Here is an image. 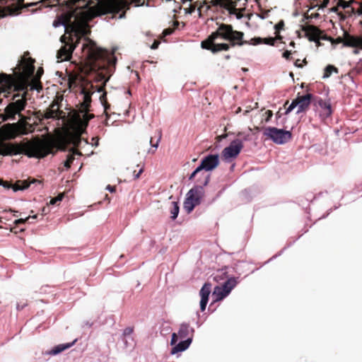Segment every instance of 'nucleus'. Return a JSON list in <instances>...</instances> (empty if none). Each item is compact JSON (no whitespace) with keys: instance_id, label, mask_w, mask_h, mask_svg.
Returning <instances> with one entry per match:
<instances>
[{"instance_id":"obj_1","label":"nucleus","mask_w":362,"mask_h":362,"mask_svg":"<svg viewBox=\"0 0 362 362\" xmlns=\"http://www.w3.org/2000/svg\"><path fill=\"white\" fill-rule=\"evenodd\" d=\"M83 41L81 47V62H83L90 71L95 72V81L101 83L102 85L96 90L98 92H103L100 100L106 112L110 105L107 101L105 86L115 69L117 62L115 50L110 53L106 49L98 47L95 42L88 37H84Z\"/></svg>"},{"instance_id":"obj_2","label":"nucleus","mask_w":362,"mask_h":362,"mask_svg":"<svg viewBox=\"0 0 362 362\" xmlns=\"http://www.w3.org/2000/svg\"><path fill=\"white\" fill-rule=\"evenodd\" d=\"M243 37V32L234 30L231 25L221 23L214 32L201 42V47L215 54L228 51L231 47L247 44V40H244Z\"/></svg>"},{"instance_id":"obj_3","label":"nucleus","mask_w":362,"mask_h":362,"mask_svg":"<svg viewBox=\"0 0 362 362\" xmlns=\"http://www.w3.org/2000/svg\"><path fill=\"white\" fill-rule=\"evenodd\" d=\"M32 185L37 187L42 186V182L33 177H27L25 179H11L9 180L0 178V186L6 190H12L13 193L18 192H25Z\"/></svg>"},{"instance_id":"obj_4","label":"nucleus","mask_w":362,"mask_h":362,"mask_svg":"<svg viewBox=\"0 0 362 362\" xmlns=\"http://www.w3.org/2000/svg\"><path fill=\"white\" fill-rule=\"evenodd\" d=\"M85 34L84 31L76 30L74 36L66 37L65 35L61 37V41L64 43L57 52V58L61 61L69 60L71 57L72 52L77 45L80 42L81 35Z\"/></svg>"},{"instance_id":"obj_5","label":"nucleus","mask_w":362,"mask_h":362,"mask_svg":"<svg viewBox=\"0 0 362 362\" xmlns=\"http://www.w3.org/2000/svg\"><path fill=\"white\" fill-rule=\"evenodd\" d=\"M161 137L162 133L158 131L154 136L146 137L138 141V153H142L144 156L153 155L158 148Z\"/></svg>"},{"instance_id":"obj_6","label":"nucleus","mask_w":362,"mask_h":362,"mask_svg":"<svg viewBox=\"0 0 362 362\" xmlns=\"http://www.w3.org/2000/svg\"><path fill=\"white\" fill-rule=\"evenodd\" d=\"M36 115L40 120L42 119H62L65 122V128L63 132L68 128V115L66 116L65 112L60 110V104L57 100H54L44 112L38 111L36 112Z\"/></svg>"},{"instance_id":"obj_7","label":"nucleus","mask_w":362,"mask_h":362,"mask_svg":"<svg viewBox=\"0 0 362 362\" xmlns=\"http://www.w3.org/2000/svg\"><path fill=\"white\" fill-rule=\"evenodd\" d=\"M263 134L277 144H286L292 138V134L290 131L271 127L265 128Z\"/></svg>"},{"instance_id":"obj_8","label":"nucleus","mask_w":362,"mask_h":362,"mask_svg":"<svg viewBox=\"0 0 362 362\" xmlns=\"http://www.w3.org/2000/svg\"><path fill=\"white\" fill-rule=\"evenodd\" d=\"M192 343V337H188L185 339L178 341L177 335L173 332L170 337V345L171 346L170 354L179 358L181 354L189 349Z\"/></svg>"},{"instance_id":"obj_9","label":"nucleus","mask_w":362,"mask_h":362,"mask_svg":"<svg viewBox=\"0 0 362 362\" xmlns=\"http://www.w3.org/2000/svg\"><path fill=\"white\" fill-rule=\"evenodd\" d=\"M202 175H204V180L201 183V185H196L191 188L185 196V198L195 201L199 205L202 203L204 195V187L208 185L211 176L209 173H207V175L202 173Z\"/></svg>"},{"instance_id":"obj_10","label":"nucleus","mask_w":362,"mask_h":362,"mask_svg":"<svg viewBox=\"0 0 362 362\" xmlns=\"http://www.w3.org/2000/svg\"><path fill=\"white\" fill-rule=\"evenodd\" d=\"M220 161L221 160H201L200 164L192 172L188 180L190 181L193 180L198 174H199L200 177L204 179V175H202V171L211 172L219 165ZM204 173L207 175L206 173Z\"/></svg>"},{"instance_id":"obj_11","label":"nucleus","mask_w":362,"mask_h":362,"mask_svg":"<svg viewBox=\"0 0 362 362\" xmlns=\"http://www.w3.org/2000/svg\"><path fill=\"white\" fill-rule=\"evenodd\" d=\"M312 94L308 93L305 95L298 96L293 100L290 105L286 110V114L291 112L295 107H298L297 114L305 112L310 107L311 103Z\"/></svg>"},{"instance_id":"obj_12","label":"nucleus","mask_w":362,"mask_h":362,"mask_svg":"<svg viewBox=\"0 0 362 362\" xmlns=\"http://www.w3.org/2000/svg\"><path fill=\"white\" fill-rule=\"evenodd\" d=\"M243 148L242 140L236 139L230 142V145L226 147L222 151V156L223 158H235L241 151Z\"/></svg>"},{"instance_id":"obj_13","label":"nucleus","mask_w":362,"mask_h":362,"mask_svg":"<svg viewBox=\"0 0 362 362\" xmlns=\"http://www.w3.org/2000/svg\"><path fill=\"white\" fill-rule=\"evenodd\" d=\"M34 62L33 59L28 58L24 59L22 64L18 65L16 69H18L19 77L23 78L31 77L35 71Z\"/></svg>"},{"instance_id":"obj_14","label":"nucleus","mask_w":362,"mask_h":362,"mask_svg":"<svg viewBox=\"0 0 362 362\" xmlns=\"http://www.w3.org/2000/svg\"><path fill=\"white\" fill-rule=\"evenodd\" d=\"M98 11L101 14L118 13L120 11V7L113 0H105L98 3L97 6Z\"/></svg>"},{"instance_id":"obj_15","label":"nucleus","mask_w":362,"mask_h":362,"mask_svg":"<svg viewBox=\"0 0 362 362\" xmlns=\"http://www.w3.org/2000/svg\"><path fill=\"white\" fill-rule=\"evenodd\" d=\"M230 295L221 285L215 286L214 288V291H212V301L209 305L208 308V311L211 313L214 312V309L211 310V308L212 305L217 302H220L226 298H227Z\"/></svg>"},{"instance_id":"obj_16","label":"nucleus","mask_w":362,"mask_h":362,"mask_svg":"<svg viewBox=\"0 0 362 362\" xmlns=\"http://www.w3.org/2000/svg\"><path fill=\"white\" fill-rule=\"evenodd\" d=\"M304 31L310 41L315 42L317 46L320 45V34H322V30L315 25H310L305 27Z\"/></svg>"},{"instance_id":"obj_17","label":"nucleus","mask_w":362,"mask_h":362,"mask_svg":"<svg viewBox=\"0 0 362 362\" xmlns=\"http://www.w3.org/2000/svg\"><path fill=\"white\" fill-rule=\"evenodd\" d=\"M78 341V339H74L72 341L59 344L57 345L54 346L52 347L49 350H47L45 352L46 355L49 356H57L62 353L63 351L71 348L73 346H74Z\"/></svg>"},{"instance_id":"obj_18","label":"nucleus","mask_w":362,"mask_h":362,"mask_svg":"<svg viewBox=\"0 0 362 362\" xmlns=\"http://www.w3.org/2000/svg\"><path fill=\"white\" fill-rule=\"evenodd\" d=\"M222 275L226 278V280L223 281L221 285L228 293L230 294L232 291L238 284L239 276L235 277L234 276L229 275L228 271H222Z\"/></svg>"},{"instance_id":"obj_19","label":"nucleus","mask_w":362,"mask_h":362,"mask_svg":"<svg viewBox=\"0 0 362 362\" xmlns=\"http://www.w3.org/2000/svg\"><path fill=\"white\" fill-rule=\"evenodd\" d=\"M324 194H328V191L325 190L324 192H320L319 193L316 194L313 196L312 199H310L311 197V194H307V197L305 199H300L298 202H296L298 205L301 206L305 209V212L308 214L310 212V202H313L314 200L321 197L323 196ZM289 202H293L296 203L294 201H289Z\"/></svg>"},{"instance_id":"obj_20","label":"nucleus","mask_w":362,"mask_h":362,"mask_svg":"<svg viewBox=\"0 0 362 362\" xmlns=\"http://www.w3.org/2000/svg\"><path fill=\"white\" fill-rule=\"evenodd\" d=\"M344 46L349 47H356L362 49V36L358 37L350 35L345 31Z\"/></svg>"},{"instance_id":"obj_21","label":"nucleus","mask_w":362,"mask_h":362,"mask_svg":"<svg viewBox=\"0 0 362 362\" xmlns=\"http://www.w3.org/2000/svg\"><path fill=\"white\" fill-rule=\"evenodd\" d=\"M320 107V115L322 119H325L330 117L332 113V109L331 103L329 100H319L317 102Z\"/></svg>"},{"instance_id":"obj_22","label":"nucleus","mask_w":362,"mask_h":362,"mask_svg":"<svg viewBox=\"0 0 362 362\" xmlns=\"http://www.w3.org/2000/svg\"><path fill=\"white\" fill-rule=\"evenodd\" d=\"M276 38H274L272 37H265L262 38L260 37H255L252 38L250 40L247 41V45H257L262 43L274 46L275 45Z\"/></svg>"},{"instance_id":"obj_23","label":"nucleus","mask_w":362,"mask_h":362,"mask_svg":"<svg viewBox=\"0 0 362 362\" xmlns=\"http://www.w3.org/2000/svg\"><path fill=\"white\" fill-rule=\"evenodd\" d=\"M212 284L209 281H206L202 285L201 289L199 290V296L200 300H209V297L211 291Z\"/></svg>"},{"instance_id":"obj_24","label":"nucleus","mask_w":362,"mask_h":362,"mask_svg":"<svg viewBox=\"0 0 362 362\" xmlns=\"http://www.w3.org/2000/svg\"><path fill=\"white\" fill-rule=\"evenodd\" d=\"M92 3L91 1L86 3V0H66V4L70 8H74V6L83 8H88Z\"/></svg>"},{"instance_id":"obj_25","label":"nucleus","mask_w":362,"mask_h":362,"mask_svg":"<svg viewBox=\"0 0 362 362\" xmlns=\"http://www.w3.org/2000/svg\"><path fill=\"white\" fill-rule=\"evenodd\" d=\"M177 338L186 339L189 334V324L187 322H182L180 324L177 333Z\"/></svg>"},{"instance_id":"obj_26","label":"nucleus","mask_w":362,"mask_h":362,"mask_svg":"<svg viewBox=\"0 0 362 362\" xmlns=\"http://www.w3.org/2000/svg\"><path fill=\"white\" fill-rule=\"evenodd\" d=\"M180 202L178 200L171 202V207L170 208L169 211L170 214V218L172 221H175L177 218L180 213Z\"/></svg>"},{"instance_id":"obj_27","label":"nucleus","mask_w":362,"mask_h":362,"mask_svg":"<svg viewBox=\"0 0 362 362\" xmlns=\"http://www.w3.org/2000/svg\"><path fill=\"white\" fill-rule=\"evenodd\" d=\"M302 236V234L298 235L296 239H294L293 241L288 242L286 244V245L276 254L273 255L270 259H269L267 262L264 263V264H266L269 263V262L274 260V259L277 258L278 257L281 256L286 250L291 247L300 237Z\"/></svg>"},{"instance_id":"obj_28","label":"nucleus","mask_w":362,"mask_h":362,"mask_svg":"<svg viewBox=\"0 0 362 362\" xmlns=\"http://www.w3.org/2000/svg\"><path fill=\"white\" fill-rule=\"evenodd\" d=\"M15 0H0V5L6 4L8 1H14ZM18 3V6H16V8L18 11H21L24 8H28L30 6H35L38 4V2L30 3V4H23L24 0H16Z\"/></svg>"},{"instance_id":"obj_29","label":"nucleus","mask_w":362,"mask_h":362,"mask_svg":"<svg viewBox=\"0 0 362 362\" xmlns=\"http://www.w3.org/2000/svg\"><path fill=\"white\" fill-rule=\"evenodd\" d=\"M199 206L195 201L185 198L183 209L187 214H191L196 206Z\"/></svg>"},{"instance_id":"obj_30","label":"nucleus","mask_w":362,"mask_h":362,"mask_svg":"<svg viewBox=\"0 0 362 362\" xmlns=\"http://www.w3.org/2000/svg\"><path fill=\"white\" fill-rule=\"evenodd\" d=\"M245 262L243 260H238L236 263H235L233 265L231 266H225L221 269V271H228V269L230 270L231 272H234L238 274L239 276L241 275L242 271L240 269V265L243 263H245Z\"/></svg>"},{"instance_id":"obj_31","label":"nucleus","mask_w":362,"mask_h":362,"mask_svg":"<svg viewBox=\"0 0 362 362\" xmlns=\"http://www.w3.org/2000/svg\"><path fill=\"white\" fill-rule=\"evenodd\" d=\"M136 166L139 168L137 173L136 172L135 170H132V169L130 168H127V170H131L132 172L134 180L139 179L141 175L144 171V163H138V164H136Z\"/></svg>"},{"instance_id":"obj_32","label":"nucleus","mask_w":362,"mask_h":362,"mask_svg":"<svg viewBox=\"0 0 362 362\" xmlns=\"http://www.w3.org/2000/svg\"><path fill=\"white\" fill-rule=\"evenodd\" d=\"M333 72H335L336 74H338L339 70L338 69L334 66V65L329 64L327 65L324 71L323 78H329Z\"/></svg>"},{"instance_id":"obj_33","label":"nucleus","mask_w":362,"mask_h":362,"mask_svg":"<svg viewBox=\"0 0 362 362\" xmlns=\"http://www.w3.org/2000/svg\"><path fill=\"white\" fill-rule=\"evenodd\" d=\"M262 191V187L258 185H253L250 187L245 188V193L251 192L253 197H255Z\"/></svg>"},{"instance_id":"obj_34","label":"nucleus","mask_w":362,"mask_h":362,"mask_svg":"<svg viewBox=\"0 0 362 362\" xmlns=\"http://www.w3.org/2000/svg\"><path fill=\"white\" fill-rule=\"evenodd\" d=\"M50 200L47 203V205L49 206H57L60 203L64 198V195L62 193L59 194L56 197H49Z\"/></svg>"},{"instance_id":"obj_35","label":"nucleus","mask_w":362,"mask_h":362,"mask_svg":"<svg viewBox=\"0 0 362 362\" xmlns=\"http://www.w3.org/2000/svg\"><path fill=\"white\" fill-rule=\"evenodd\" d=\"M9 83V76L4 74H0V87L6 86Z\"/></svg>"},{"instance_id":"obj_36","label":"nucleus","mask_w":362,"mask_h":362,"mask_svg":"<svg viewBox=\"0 0 362 362\" xmlns=\"http://www.w3.org/2000/svg\"><path fill=\"white\" fill-rule=\"evenodd\" d=\"M241 195L243 196V199L246 202H250L254 197L251 192L245 193V189L241 191L240 192Z\"/></svg>"},{"instance_id":"obj_37","label":"nucleus","mask_w":362,"mask_h":362,"mask_svg":"<svg viewBox=\"0 0 362 362\" xmlns=\"http://www.w3.org/2000/svg\"><path fill=\"white\" fill-rule=\"evenodd\" d=\"M173 24H174V26H175L174 28H169L165 29L163 31V33H162L163 34V37H165V36L171 35L174 32L175 28L179 25V22L178 21H175Z\"/></svg>"},{"instance_id":"obj_38","label":"nucleus","mask_w":362,"mask_h":362,"mask_svg":"<svg viewBox=\"0 0 362 362\" xmlns=\"http://www.w3.org/2000/svg\"><path fill=\"white\" fill-rule=\"evenodd\" d=\"M284 22L283 20H281L277 24L275 25L274 29L275 32L279 33L281 30L284 28Z\"/></svg>"},{"instance_id":"obj_39","label":"nucleus","mask_w":362,"mask_h":362,"mask_svg":"<svg viewBox=\"0 0 362 362\" xmlns=\"http://www.w3.org/2000/svg\"><path fill=\"white\" fill-rule=\"evenodd\" d=\"M344 40H345V31L344 32V37H338L336 39H334L333 38V40L331 41L332 44H339V43H343V45H344Z\"/></svg>"},{"instance_id":"obj_40","label":"nucleus","mask_w":362,"mask_h":362,"mask_svg":"<svg viewBox=\"0 0 362 362\" xmlns=\"http://www.w3.org/2000/svg\"><path fill=\"white\" fill-rule=\"evenodd\" d=\"M351 1L339 0V6L344 8H349L351 5Z\"/></svg>"},{"instance_id":"obj_41","label":"nucleus","mask_w":362,"mask_h":362,"mask_svg":"<svg viewBox=\"0 0 362 362\" xmlns=\"http://www.w3.org/2000/svg\"><path fill=\"white\" fill-rule=\"evenodd\" d=\"M208 303H209L208 300H200L199 308H200L201 312H204L206 310Z\"/></svg>"},{"instance_id":"obj_42","label":"nucleus","mask_w":362,"mask_h":362,"mask_svg":"<svg viewBox=\"0 0 362 362\" xmlns=\"http://www.w3.org/2000/svg\"><path fill=\"white\" fill-rule=\"evenodd\" d=\"M226 187H224L223 188H222L221 190H219L217 194H216V196L212 199V200L210 202V203H213L217 199H218L221 195L223 193V192L226 190Z\"/></svg>"},{"instance_id":"obj_43","label":"nucleus","mask_w":362,"mask_h":362,"mask_svg":"<svg viewBox=\"0 0 362 362\" xmlns=\"http://www.w3.org/2000/svg\"><path fill=\"white\" fill-rule=\"evenodd\" d=\"M134 329L132 327H126L122 332V334L124 336H128L133 333Z\"/></svg>"},{"instance_id":"obj_44","label":"nucleus","mask_w":362,"mask_h":362,"mask_svg":"<svg viewBox=\"0 0 362 362\" xmlns=\"http://www.w3.org/2000/svg\"><path fill=\"white\" fill-rule=\"evenodd\" d=\"M64 162V167L66 168V170H68L71 167V162L74 161V160H68V159H66V160H63Z\"/></svg>"},{"instance_id":"obj_45","label":"nucleus","mask_w":362,"mask_h":362,"mask_svg":"<svg viewBox=\"0 0 362 362\" xmlns=\"http://www.w3.org/2000/svg\"><path fill=\"white\" fill-rule=\"evenodd\" d=\"M264 115H265V122H268L270 120V119L272 118V117L273 116V112L272 110H267L264 113Z\"/></svg>"},{"instance_id":"obj_46","label":"nucleus","mask_w":362,"mask_h":362,"mask_svg":"<svg viewBox=\"0 0 362 362\" xmlns=\"http://www.w3.org/2000/svg\"><path fill=\"white\" fill-rule=\"evenodd\" d=\"M42 74H43V69L42 67H40L37 71L35 80L39 81Z\"/></svg>"},{"instance_id":"obj_47","label":"nucleus","mask_w":362,"mask_h":362,"mask_svg":"<svg viewBox=\"0 0 362 362\" xmlns=\"http://www.w3.org/2000/svg\"><path fill=\"white\" fill-rule=\"evenodd\" d=\"M320 40H327V41H332L333 38L330 36H327L326 34L324 33L322 31V34H320Z\"/></svg>"},{"instance_id":"obj_48","label":"nucleus","mask_w":362,"mask_h":362,"mask_svg":"<svg viewBox=\"0 0 362 362\" xmlns=\"http://www.w3.org/2000/svg\"><path fill=\"white\" fill-rule=\"evenodd\" d=\"M26 223V219L25 218H18V219H16L13 222V223L16 225V226H18L19 224H24Z\"/></svg>"},{"instance_id":"obj_49","label":"nucleus","mask_w":362,"mask_h":362,"mask_svg":"<svg viewBox=\"0 0 362 362\" xmlns=\"http://www.w3.org/2000/svg\"><path fill=\"white\" fill-rule=\"evenodd\" d=\"M291 51L286 50V51L283 53L282 56H283V57H284V58H285L286 59H287V60H290V59H291Z\"/></svg>"},{"instance_id":"obj_50","label":"nucleus","mask_w":362,"mask_h":362,"mask_svg":"<svg viewBox=\"0 0 362 362\" xmlns=\"http://www.w3.org/2000/svg\"><path fill=\"white\" fill-rule=\"evenodd\" d=\"M27 306L26 303H17L16 304V310L20 311L23 310Z\"/></svg>"},{"instance_id":"obj_51","label":"nucleus","mask_w":362,"mask_h":362,"mask_svg":"<svg viewBox=\"0 0 362 362\" xmlns=\"http://www.w3.org/2000/svg\"><path fill=\"white\" fill-rule=\"evenodd\" d=\"M212 276H213V280L214 281L218 282L220 280L223 279V276H224L222 275V274H214Z\"/></svg>"},{"instance_id":"obj_52","label":"nucleus","mask_w":362,"mask_h":362,"mask_svg":"<svg viewBox=\"0 0 362 362\" xmlns=\"http://www.w3.org/2000/svg\"><path fill=\"white\" fill-rule=\"evenodd\" d=\"M105 189H106V190H107L110 193H114L116 191V187L115 186H112V185H107L106 186Z\"/></svg>"},{"instance_id":"obj_53","label":"nucleus","mask_w":362,"mask_h":362,"mask_svg":"<svg viewBox=\"0 0 362 362\" xmlns=\"http://www.w3.org/2000/svg\"><path fill=\"white\" fill-rule=\"evenodd\" d=\"M332 212V209H329L325 214H324L320 218H319V220L326 218Z\"/></svg>"},{"instance_id":"obj_54","label":"nucleus","mask_w":362,"mask_h":362,"mask_svg":"<svg viewBox=\"0 0 362 362\" xmlns=\"http://www.w3.org/2000/svg\"><path fill=\"white\" fill-rule=\"evenodd\" d=\"M202 158H211V159H214V158H219V156L218 154H209V155H206L204 156Z\"/></svg>"},{"instance_id":"obj_55","label":"nucleus","mask_w":362,"mask_h":362,"mask_svg":"<svg viewBox=\"0 0 362 362\" xmlns=\"http://www.w3.org/2000/svg\"><path fill=\"white\" fill-rule=\"evenodd\" d=\"M41 211H42V215L47 214L49 212V206L47 205V206L42 207L41 209Z\"/></svg>"},{"instance_id":"obj_56","label":"nucleus","mask_w":362,"mask_h":362,"mask_svg":"<svg viewBox=\"0 0 362 362\" xmlns=\"http://www.w3.org/2000/svg\"><path fill=\"white\" fill-rule=\"evenodd\" d=\"M223 161H225L226 163H228V164H230V170H233V168H235V163H233V161L234 160H223Z\"/></svg>"},{"instance_id":"obj_57","label":"nucleus","mask_w":362,"mask_h":362,"mask_svg":"<svg viewBox=\"0 0 362 362\" xmlns=\"http://www.w3.org/2000/svg\"><path fill=\"white\" fill-rule=\"evenodd\" d=\"M159 45H160V41H158V40H155V41L153 42V43L152 44V45H151V48L152 49H157V48L158 47Z\"/></svg>"},{"instance_id":"obj_58","label":"nucleus","mask_w":362,"mask_h":362,"mask_svg":"<svg viewBox=\"0 0 362 362\" xmlns=\"http://www.w3.org/2000/svg\"><path fill=\"white\" fill-rule=\"evenodd\" d=\"M93 325V322L86 320V321L83 322V325L82 327H83L84 326H87L88 327L90 328Z\"/></svg>"},{"instance_id":"obj_59","label":"nucleus","mask_w":362,"mask_h":362,"mask_svg":"<svg viewBox=\"0 0 362 362\" xmlns=\"http://www.w3.org/2000/svg\"><path fill=\"white\" fill-rule=\"evenodd\" d=\"M37 216H38L37 214H35V215H32V216L30 215L28 217H26L25 219H26V221H29L30 219L35 220L37 218Z\"/></svg>"},{"instance_id":"obj_60","label":"nucleus","mask_w":362,"mask_h":362,"mask_svg":"<svg viewBox=\"0 0 362 362\" xmlns=\"http://www.w3.org/2000/svg\"><path fill=\"white\" fill-rule=\"evenodd\" d=\"M300 59H297L294 64L296 66L298 67V68H302L303 67V65L300 63Z\"/></svg>"},{"instance_id":"obj_61","label":"nucleus","mask_w":362,"mask_h":362,"mask_svg":"<svg viewBox=\"0 0 362 362\" xmlns=\"http://www.w3.org/2000/svg\"><path fill=\"white\" fill-rule=\"evenodd\" d=\"M227 136V134H223V135H221V136H218L216 137L217 140L218 141H221L223 139H225L226 137Z\"/></svg>"},{"instance_id":"obj_62","label":"nucleus","mask_w":362,"mask_h":362,"mask_svg":"<svg viewBox=\"0 0 362 362\" xmlns=\"http://www.w3.org/2000/svg\"><path fill=\"white\" fill-rule=\"evenodd\" d=\"M275 34H276V37L274 38H276V40L282 39V36L280 35V33H277L275 32Z\"/></svg>"},{"instance_id":"obj_63","label":"nucleus","mask_w":362,"mask_h":362,"mask_svg":"<svg viewBox=\"0 0 362 362\" xmlns=\"http://www.w3.org/2000/svg\"><path fill=\"white\" fill-rule=\"evenodd\" d=\"M195 330L193 327H191L189 326V334H191V336L190 337H193V335H194V333Z\"/></svg>"},{"instance_id":"obj_64","label":"nucleus","mask_w":362,"mask_h":362,"mask_svg":"<svg viewBox=\"0 0 362 362\" xmlns=\"http://www.w3.org/2000/svg\"><path fill=\"white\" fill-rule=\"evenodd\" d=\"M329 0H323L322 6V7H326L327 5L329 4Z\"/></svg>"}]
</instances>
